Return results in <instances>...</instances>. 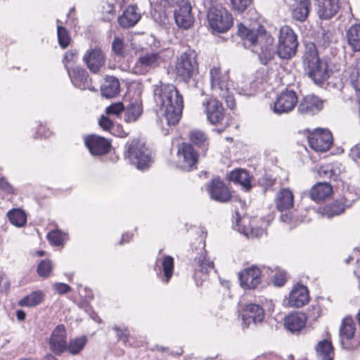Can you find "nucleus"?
<instances>
[{
    "mask_svg": "<svg viewBox=\"0 0 360 360\" xmlns=\"http://www.w3.org/2000/svg\"><path fill=\"white\" fill-rule=\"evenodd\" d=\"M153 91L157 110L165 117L168 125L176 124L184 108L182 95L173 84L162 82L154 85Z\"/></svg>",
    "mask_w": 360,
    "mask_h": 360,
    "instance_id": "1",
    "label": "nucleus"
},
{
    "mask_svg": "<svg viewBox=\"0 0 360 360\" xmlns=\"http://www.w3.org/2000/svg\"><path fill=\"white\" fill-rule=\"evenodd\" d=\"M238 32L240 37L245 39V46L252 48L253 52L258 53L262 63L266 65L274 58V39L265 32L262 27L253 30L240 24Z\"/></svg>",
    "mask_w": 360,
    "mask_h": 360,
    "instance_id": "2",
    "label": "nucleus"
},
{
    "mask_svg": "<svg viewBox=\"0 0 360 360\" xmlns=\"http://www.w3.org/2000/svg\"><path fill=\"white\" fill-rule=\"evenodd\" d=\"M302 63L308 76L316 84H322L330 75L327 61L319 58L316 46L313 43L305 46Z\"/></svg>",
    "mask_w": 360,
    "mask_h": 360,
    "instance_id": "3",
    "label": "nucleus"
},
{
    "mask_svg": "<svg viewBox=\"0 0 360 360\" xmlns=\"http://www.w3.org/2000/svg\"><path fill=\"white\" fill-rule=\"evenodd\" d=\"M211 89L214 94L224 99L227 106L233 109L236 105L233 95L232 84L226 73H221L217 68H212L210 71Z\"/></svg>",
    "mask_w": 360,
    "mask_h": 360,
    "instance_id": "4",
    "label": "nucleus"
},
{
    "mask_svg": "<svg viewBox=\"0 0 360 360\" xmlns=\"http://www.w3.org/2000/svg\"><path fill=\"white\" fill-rule=\"evenodd\" d=\"M174 52L169 49L146 52L141 55L133 67L136 75H144L171 59Z\"/></svg>",
    "mask_w": 360,
    "mask_h": 360,
    "instance_id": "5",
    "label": "nucleus"
},
{
    "mask_svg": "<svg viewBox=\"0 0 360 360\" xmlns=\"http://www.w3.org/2000/svg\"><path fill=\"white\" fill-rule=\"evenodd\" d=\"M125 149V158L138 169L144 170L150 166V153L144 143L134 139L126 143Z\"/></svg>",
    "mask_w": 360,
    "mask_h": 360,
    "instance_id": "6",
    "label": "nucleus"
},
{
    "mask_svg": "<svg viewBox=\"0 0 360 360\" xmlns=\"http://www.w3.org/2000/svg\"><path fill=\"white\" fill-rule=\"evenodd\" d=\"M297 46V35L294 31L289 26L282 27L276 52L278 56L283 59H290L295 55Z\"/></svg>",
    "mask_w": 360,
    "mask_h": 360,
    "instance_id": "7",
    "label": "nucleus"
},
{
    "mask_svg": "<svg viewBox=\"0 0 360 360\" xmlns=\"http://www.w3.org/2000/svg\"><path fill=\"white\" fill-rule=\"evenodd\" d=\"M197 53L188 49L178 58L176 64V74L184 82H188L198 72Z\"/></svg>",
    "mask_w": 360,
    "mask_h": 360,
    "instance_id": "8",
    "label": "nucleus"
},
{
    "mask_svg": "<svg viewBox=\"0 0 360 360\" xmlns=\"http://www.w3.org/2000/svg\"><path fill=\"white\" fill-rule=\"evenodd\" d=\"M207 20L211 28L217 32H225L233 25V18L226 9L222 7H212L207 13Z\"/></svg>",
    "mask_w": 360,
    "mask_h": 360,
    "instance_id": "9",
    "label": "nucleus"
},
{
    "mask_svg": "<svg viewBox=\"0 0 360 360\" xmlns=\"http://www.w3.org/2000/svg\"><path fill=\"white\" fill-rule=\"evenodd\" d=\"M177 167L185 171L196 168L198 153L193 146L188 143H182L178 147Z\"/></svg>",
    "mask_w": 360,
    "mask_h": 360,
    "instance_id": "10",
    "label": "nucleus"
},
{
    "mask_svg": "<svg viewBox=\"0 0 360 360\" xmlns=\"http://www.w3.org/2000/svg\"><path fill=\"white\" fill-rule=\"evenodd\" d=\"M309 146L318 152L328 150L332 143L333 136L330 131L326 129H316L307 136Z\"/></svg>",
    "mask_w": 360,
    "mask_h": 360,
    "instance_id": "11",
    "label": "nucleus"
},
{
    "mask_svg": "<svg viewBox=\"0 0 360 360\" xmlns=\"http://www.w3.org/2000/svg\"><path fill=\"white\" fill-rule=\"evenodd\" d=\"M356 332V324L351 316H347L342 320L339 329L340 342L345 349L352 350L356 348L354 338Z\"/></svg>",
    "mask_w": 360,
    "mask_h": 360,
    "instance_id": "12",
    "label": "nucleus"
},
{
    "mask_svg": "<svg viewBox=\"0 0 360 360\" xmlns=\"http://www.w3.org/2000/svg\"><path fill=\"white\" fill-rule=\"evenodd\" d=\"M297 103V96L292 90L281 93L274 103L273 110L276 114L287 113L293 110Z\"/></svg>",
    "mask_w": 360,
    "mask_h": 360,
    "instance_id": "13",
    "label": "nucleus"
},
{
    "mask_svg": "<svg viewBox=\"0 0 360 360\" xmlns=\"http://www.w3.org/2000/svg\"><path fill=\"white\" fill-rule=\"evenodd\" d=\"M207 121L212 124L221 123L225 115L222 103L216 98H210L202 103Z\"/></svg>",
    "mask_w": 360,
    "mask_h": 360,
    "instance_id": "14",
    "label": "nucleus"
},
{
    "mask_svg": "<svg viewBox=\"0 0 360 360\" xmlns=\"http://www.w3.org/2000/svg\"><path fill=\"white\" fill-rule=\"evenodd\" d=\"M67 344L65 327L62 324L58 325L52 331L49 338V349L53 354L60 355L66 352Z\"/></svg>",
    "mask_w": 360,
    "mask_h": 360,
    "instance_id": "15",
    "label": "nucleus"
},
{
    "mask_svg": "<svg viewBox=\"0 0 360 360\" xmlns=\"http://www.w3.org/2000/svg\"><path fill=\"white\" fill-rule=\"evenodd\" d=\"M174 19L178 27L183 29H188L194 22V18L191 13V6L188 0H181L174 12Z\"/></svg>",
    "mask_w": 360,
    "mask_h": 360,
    "instance_id": "16",
    "label": "nucleus"
},
{
    "mask_svg": "<svg viewBox=\"0 0 360 360\" xmlns=\"http://www.w3.org/2000/svg\"><path fill=\"white\" fill-rule=\"evenodd\" d=\"M193 278L197 281L205 280L207 274L214 269V263L207 258L206 251L202 248L198 256L195 258Z\"/></svg>",
    "mask_w": 360,
    "mask_h": 360,
    "instance_id": "17",
    "label": "nucleus"
},
{
    "mask_svg": "<svg viewBox=\"0 0 360 360\" xmlns=\"http://www.w3.org/2000/svg\"><path fill=\"white\" fill-rule=\"evenodd\" d=\"M83 61L93 73H98L105 63V56L99 48L90 49L83 56Z\"/></svg>",
    "mask_w": 360,
    "mask_h": 360,
    "instance_id": "18",
    "label": "nucleus"
},
{
    "mask_svg": "<svg viewBox=\"0 0 360 360\" xmlns=\"http://www.w3.org/2000/svg\"><path fill=\"white\" fill-rule=\"evenodd\" d=\"M325 102V100L315 95H308L301 100L297 107V112L302 115H314L323 109Z\"/></svg>",
    "mask_w": 360,
    "mask_h": 360,
    "instance_id": "19",
    "label": "nucleus"
},
{
    "mask_svg": "<svg viewBox=\"0 0 360 360\" xmlns=\"http://www.w3.org/2000/svg\"><path fill=\"white\" fill-rule=\"evenodd\" d=\"M85 145L93 155H104L110 148V143L108 139L94 134L86 137Z\"/></svg>",
    "mask_w": 360,
    "mask_h": 360,
    "instance_id": "20",
    "label": "nucleus"
},
{
    "mask_svg": "<svg viewBox=\"0 0 360 360\" xmlns=\"http://www.w3.org/2000/svg\"><path fill=\"white\" fill-rule=\"evenodd\" d=\"M240 285L247 289L255 288L261 281V271L256 266L244 269L239 274Z\"/></svg>",
    "mask_w": 360,
    "mask_h": 360,
    "instance_id": "21",
    "label": "nucleus"
},
{
    "mask_svg": "<svg viewBox=\"0 0 360 360\" xmlns=\"http://www.w3.org/2000/svg\"><path fill=\"white\" fill-rule=\"evenodd\" d=\"M309 299V296L307 287L297 284L289 293L288 305L291 307H302L308 302Z\"/></svg>",
    "mask_w": 360,
    "mask_h": 360,
    "instance_id": "22",
    "label": "nucleus"
},
{
    "mask_svg": "<svg viewBox=\"0 0 360 360\" xmlns=\"http://www.w3.org/2000/svg\"><path fill=\"white\" fill-rule=\"evenodd\" d=\"M73 85L80 89H89L92 91L94 88L91 86V80L89 78L88 72L80 66H76L68 72Z\"/></svg>",
    "mask_w": 360,
    "mask_h": 360,
    "instance_id": "23",
    "label": "nucleus"
},
{
    "mask_svg": "<svg viewBox=\"0 0 360 360\" xmlns=\"http://www.w3.org/2000/svg\"><path fill=\"white\" fill-rule=\"evenodd\" d=\"M211 198L224 202L231 198V193L227 186L219 179H213L207 188Z\"/></svg>",
    "mask_w": 360,
    "mask_h": 360,
    "instance_id": "24",
    "label": "nucleus"
},
{
    "mask_svg": "<svg viewBox=\"0 0 360 360\" xmlns=\"http://www.w3.org/2000/svg\"><path fill=\"white\" fill-rule=\"evenodd\" d=\"M157 271L162 272V281L167 283L172 278L174 273V259L169 255H164L157 258L155 266Z\"/></svg>",
    "mask_w": 360,
    "mask_h": 360,
    "instance_id": "25",
    "label": "nucleus"
},
{
    "mask_svg": "<svg viewBox=\"0 0 360 360\" xmlns=\"http://www.w3.org/2000/svg\"><path fill=\"white\" fill-rule=\"evenodd\" d=\"M274 202L278 211L289 210L294 205L293 193L289 188H282L277 192Z\"/></svg>",
    "mask_w": 360,
    "mask_h": 360,
    "instance_id": "26",
    "label": "nucleus"
},
{
    "mask_svg": "<svg viewBox=\"0 0 360 360\" xmlns=\"http://www.w3.org/2000/svg\"><path fill=\"white\" fill-rule=\"evenodd\" d=\"M317 13L321 19H330L339 8V0H317Z\"/></svg>",
    "mask_w": 360,
    "mask_h": 360,
    "instance_id": "27",
    "label": "nucleus"
},
{
    "mask_svg": "<svg viewBox=\"0 0 360 360\" xmlns=\"http://www.w3.org/2000/svg\"><path fill=\"white\" fill-rule=\"evenodd\" d=\"M307 316L303 313H291L285 316L284 326L285 328L292 332L300 331L306 325Z\"/></svg>",
    "mask_w": 360,
    "mask_h": 360,
    "instance_id": "28",
    "label": "nucleus"
},
{
    "mask_svg": "<svg viewBox=\"0 0 360 360\" xmlns=\"http://www.w3.org/2000/svg\"><path fill=\"white\" fill-rule=\"evenodd\" d=\"M136 6L131 5L118 18L119 25L123 28L134 26L141 19V14L137 11Z\"/></svg>",
    "mask_w": 360,
    "mask_h": 360,
    "instance_id": "29",
    "label": "nucleus"
},
{
    "mask_svg": "<svg viewBox=\"0 0 360 360\" xmlns=\"http://www.w3.org/2000/svg\"><path fill=\"white\" fill-rule=\"evenodd\" d=\"M120 86V82L116 77L108 76L101 86V94L108 98H112L119 94Z\"/></svg>",
    "mask_w": 360,
    "mask_h": 360,
    "instance_id": "30",
    "label": "nucleus"
},
{
    "mask_svg": "<svg viewBox=\"0 0 360 360\" xmlns=\"http://www.w3.org/2000/svg\"><path fill=\"white\" fill-rule=\"evenodd\" d=\"M142 112L143 110L141 103L136 101L124 107L123 119L127 123L134 122L139 120Z\"/></svg>",
    "mask_w": 360,
    "mask_h": 360,
    "instance_id": "31",
    "label": "nucleus"
},
{
    "mask_svg": "<svg viewBox=\"0 0 360 360\" xmlns=\"http://www.w3.org/2000/svg\"><path fill=\"white\" fill-rule=\"evenodd\" d=\"M332 186L326 183H318L310 191V198L314 201L325 200L332 193Z\"/></svg>",
    "mask_w": 360,
    "mask_h": 360,
    "instance_id": "32",
    "label": "nucleus"
},
{
    "mask_svg": "<svg viewBox=\"0 0 360 360\" xmlns=\"http://www.w3.org/2000/svg\"><path fill=\"white\" fill-rule=\"evenodd\" d=\"M295 5L292 9V18L298 21H304L309 13V0H295Z\"/></svg>",
    "mask_w": 360,
    "mask_h": 360,
    "instance_id": "33",
    "label": "nucleus"
},
{
    "mask_svg": "<svg viewBox=\"0 0 360 360\" xmlns=\"http://www.w3.org/2000/svg\"><path fill=\"white\" fill-rule=\"evenodd\" d=\"M245 314L243 315V319H251L255 323H261L264 319V310L259 304H249L245 307Z\"/></svg>",
    "mask_w": 360,
    "mask_h": 360,
    "instance_id": "34",
    "label": "nucleus"
},
{
    "mask_svg": "<svg viewBox=\"0 0 360 360\" xmlns=\"http://www.w3.org/2000/svg\"><path fill=\"white\" fill-rule=\"evenodd\" d=\"M346 37L348 45L354 51H360V25L355 24L347 30Z\"/></svg>",
    "mask_w": 360,
    "mask_h": 360,
    "instance_id": "35",
    "label": "nucleus"
},
{
    "mask_svg": "<svg viewBox=\"0 0 360 360\" xmlns=\"http://www.w3.org/2000/svg\"><path fill=\"white\" fill-rule=\"evenodd\" d=\"M229 180L241 185L246 191L252 187L249 174L244 169L232 171L229 174Z\"/></svg>",
    "mask_w": 360,
    "mask_h": 360,
    "instance_id": "36",
    "label": "nucleus"
},
{
    "mask_svg": "<svg viewBox=\"0 0 360 360\" xmlns=\"http://www.w3.org/2000/svg\"><path fill=\"white\" fill-rule=\"evenodd\" d=\"M317 355L321 360H333L334 352L330 340L326 339L320 341L316 345Z\"/></svg>",
    "mask_w": 360,
    "mask_h": 360,
    "instance_id": "37",
    "label": "nucleus"
},
{
    "mask_svg": "<svg viewBox=\"0 0 360 360\" xmlns=\"http://www.w3.org/2000/svg\"><path fill=\"white\" fill-rule=\"evenodd\" d=\"M10 222L17 226L23 227L27 222L26 213L20 208H14L7 213Z\"/></svg>",
    "mask_w": 360,
    "mask_h": 360,
    "instance_id": "38",
    "label": "nucleus"
},
{
    "mask_svg": "<svg viewBox=\"0 0 360 360\" xmlns=\"http://www.w3.org/2000/svg\"><path fill=\"white\" fill-rule=\"evenodd\" d=\"M86 343L87 338L85 335L72 338L67 344L66 351L72 355H77L84 348Z\"/></svg>",
    "mask_w": 360,
    "mask_h": 360,
    "instance_id": "39",
    "label": "nucleus"
},
{
    "mask_svg": "<svg viewBox=\"0 0 360 360\" xmlns=\"http://www.w3.org/2000/svg\"><path fill=\"white\" fill-rule=\"evenodd\" d=\"M44 300V294L41 291H34L19 301V305L22 307H33L39 304Z\"/></svg>",
    "mask_w": 360,
    "mask_h": 360,
    "instance_id": "40",
    "label": "nucleus"
},
{
    "mask_svg": "<svg viewBox=\"0 0 360 360\" xmlns=\"http://www.w3.org/2000/svg\"><path fill=\"white\" fill-rule=\"evenodd\" d=\"M189 137L192 143L201 148L202 151H207L209 143L207 137L203 131L197 129L193 130L190 133Z\"/></svg>",
    "mask_w": 360,
    "mask_h": 360,
    "instance_id": "41",
    "label": "nucleus"
},
{
    "mask_svg": "<svg viewBox=\"0 0 360 360\" xmlns=\"http://www.w3.org/2000/svg\"><path fill=\"white\" fill-rule=\"evenodd\" d=\"M56 22L58 44L61 48L65 49L70 44V37L68 30L60 25L61 23L60 20H57Z\"/></svg>",
    "mask_w": 360,
    "mask_h": 360,
    "instance_id": "42",
    "label": "nucleus"
},
{
    "mask_svg": "<svg viewBox=\"0 0 360 360\" xmlns=\"http://www.w3.org/2000/svg\"><path fill=\"white\" fill-rule=\"evenodd\" d=\"M66 237L67 234L58 229L49 232L47 234V238L49 243L55 246L63 244Z\"/></svg>",
    "mask_w": 360,
    "mask_h": 360,
    "instance_id": "43",
    "label": "nucleus"
},
{
    "mask_svg": "<svg viewBox=\"0 0 360 360\" xmlns=\"http://www.w3.org/2000/svg\"><path fill=\"white\" fill-rule=\"evenodd\" d=\"M350 82L358 96L360 94V60L356 62L350 74Z\"/></svg>",
    "mask_w": 360,
    "mask_h": 360,
    "instance_id": "44",
    "label": "nucleus"
},
{
    "mask_svg": "<svg viewBox=\"0 0 360 360\" xmlns=\"http://www.w3.org/2000/svg\"><path fill=\"white\" fill-rule=\"evenodd\" d=\"M78 60V53L76 50H71L67 51L63 59V63L67 70V72L71 70L72 68H75L76 62Z\"/></svg>",
    "mask_w": 360,
    "mask_h": 360,
    "instance_id": "45",
    "label": "nucleus"
},
{
    "mask_svg": "<svg viewBox=\"0 0 360 360\" xmlns=\"http://www.w3.org/2000/svg\"><path fill=\"white\" fill-rule=\"evenodd\" d=\"M349 205L347 201L344 203L342 202H335L326 208V214L328 217L339 215L344 212L345 207Z\"/></svg>",
    "mask_w": 360,
    "mask_h": 360,
    "instance_id": "46",
    "label": "nucleus"
},
{
    "mask_svg": "<svg viewBox=\"0 0 360 360\" xmlns=\"http://www.w3.org/2000/svg\"><path fill=\"white\" fill-rule=\"evenodd\" d=\"M52 270V264L50 260L41 261L37 267V271L40 276L47 277Z\"/></svg>",
    "mask_w": 360,
    "mask_h": 360,
    "instance_id": "47",
    "label": "nucleus"
},
{
    "mask_svg": "<svg viewBox=\"0 0 360 360\" xmlns=\"http://www.w3.org/2000/svg\"><path fill=\"white\" fill-rule=\"evenodd\" d=\"M112 330H114L117 333V338L123 342V343L127 345L129 342V332L127 328H120L117 326H114L112 327Z\"/></svg>",
    "mask_w": 360,
    "mask_h": 360,
    "instance_id": "48",
    "label": "nucleus"
},
{
    "mask_svg": "<svg viewBox=\"0 0 360 360\" xmlns=\"http://www.w3.org/2000/svg\"><path fill=\"white\" fill-rule=\"evenodd\" d=\"M231 2L234 10L242 13L250 5L252 0H231Z\"/></svg>",
    "mask_w": 360,
    "mask_h": 360,
    "instance_id": "49",
    "label": "nucleus"
},
{
    "mask_svg": "<svg viewBox=\"0 0 360 360\" xmlns=\"http://www.w3.org/2000/svg\"><path fill=\"white\" fill-rule=\"evenodd\" d=\"M99 125L100 127L105 131H108L111 134H113V130L115 128V125L113 124L112 120L105 116H101L99 120Z\"/></svg>",
    "mask_w": 360,
    "mask_h": 360,
    "instance_id": "50",
    "label": "nucleus"
},
{
    "mask_svg": "<svg viewBox=\"0 0 360 360\" xmlns=\"http://www.w3.org/2000/svg\"><path fill=\"white\" fill-rule=\"evenodd\" d=\"M124 107L122 103H113L108 106L105 112L108 115H118L120 112L124 111Z\"/></svg>",
    "mask_w": 360,
    "mask_h": 360,
    "instance_id": "51",
    "label": "nucleus"
},
{
    "mask_svg": "<svg viewBox=\"0 0 360 360\" xmlns=\"http://www.w3.org/2000/svg\"><path fill=\"white\" fill-rule=\"evenodd\" d=\"M0 190L7 194H14L15 188L5 177H0Z\"/></svg>",
    "mask_w": 360,
    "mask_h": 360,
    "instance_id": "52",
    "label": "nucleus"
},
{
    "mask_svg": "<svg viewBox=\"0 0 360 360\" xmlns=\"http://www.w3.org/2000/svg\"><path fill=\"white\" fill-rule=\"evenodd\" d=\"M286 281V273L284 271H278L273 279L274 285L282 286Z\"/></svg>",
    "mask_w": 360,
    "mask_h": 360,
    "instance_id": "53",
    "label": "nucleus"
},
{
    "mask_svg": "<svg viewBox=\"0 0 360 360\" xmlns=\"http://www.w3.org/2000/svg\"><path fill=\"white\" fill-rule=\"evenodd\" d=\"M319 174L321 176L331 178L335 172L330 165H325L320 167Z\"/></svg>",
    "mask_w": 360,
    "mask_h": 360,
    "instance_id": "54",
    "label": "nucleus"
},
{
    "mask_svg": "<svg viewBox=\"0 0 360 360\" xmlns=\"http://www.w3.org/2000/svg\"><path fill=\"white\" fill-rule=\"evenodd\" d=\"M123 41L120 38H115L112 41V51L117 54H122L123 49Z\"/></svg>",
    "mask_w": 360,
    "mask_h": 360,
    "instance_id": "55",
    "label": "nucleus"
},
{
    "mask_svg": "<svg viewBox=\"0 0 360 360\" xmlns=\"http://www.w3.org/2000/svg\"><path fill=\"white\" fill-rule=\"evenodd\" d=\"M53 288L59 294L67 293L70 292L71 290L70 287L68 285L63 283L54 284Z\"/></svg>",
    "mask_w": 360,
    "mask_h": 360,
    "instance_id": "56",
    "label": "nucleus"
},
{
    "mask_svg": "<svg viewBox=\"0 0 360 360\" xmlns=\"http://www.w3.org/2000/svg\"><path fill=\"white\" fill-rule=\"evenodd\" d=\"M264 233V229H261V228H252L251 230H250V236L251 237H255V238H259L261 237L263 234ZM244 234L248 236L249 233L244 231Z\"/></svg>",
    "mask_w": 360,
    "mask_h": 360,
    "instance_id": "57",
    "label": "nucleus"
},
{
    "mask_svg": "<svg viewBox=\"0 0 360 360\" xmlns=\"http://www.w3.org/2000/svg\"><path fill=\"white\" fill-rule=\"evenodd\" d=\"M350 156L354 161L360 160V145H356L352 148Z\"/></svg>",
    "mask_w": 360,
    "mask_h": 360,
    "instance_id": "58",
    "label": "nucleus"
},
{
    "mask_svg": "<svg viewBox=\"0 0 360 360\" xmlns=\"http://www.w3.org/2000/svg\"><path fill=\"white\" fill-rule=\"evenodd\" d=\"M251 85H254L253 87H251V89H243L242 88L241 91L239 92V94H243L245 96H252L255 94V91H256V89L257 88L256 86V85L255 84V82H253V84H252Z\"/></svg>",
    "mask_w": 360,
    "mask_h": 360,
    "instance_id": "59",
    "label": "nucleus"
},
{
    "mask_svg": "<svg viewBox=\"0 0 360 360\" xmlns=\"http://www.w3.org/2000/svg\"><path fill=\"white\" fill-rule=\"evenodd\" d=\"M181 0H161V4L164 5V6H173L174 4H181Z\"/></svg>",
    "mask_w": 360,
    "mask_h": 360,
    "instance_id": "60",
    "label": "nucleus"
},
{
    "mask_svg": "<svg viewBox=\"0 0 360 360\" xmlns=\"http://www.w3.org/2000/svg\"><path fill=\"white\" fill-rule=\"evenodd\" d=\"M132 238V234L129 233H126L122 235L121 240L120 241V244H124L130 241Z\"/></svg>",
    "mask_w": 360,
    "mask_h": 360,
    "instance_id": "61",
    "label": "nucleus"
},
{
    "mask_svg": "<svg viewBox=\"0 0 360 360\" xmlns=\"http://www.w3.org/2000/svg\"><path fill=\"white\" fill-rule=\"evenodd\" d=\"M16 316L18 321H22L25 319L26 314L24 311L18 309L16 311Z\"/></svg>",
    "mask_w": 360,
    "mask_h": 360,
    "instance_id": "62",
    "label": "nucleus"
},
{
    "mask_svg": "<svg viewBox=\"0 0 360 360\" xmlns=\"http://www.w3.org/2000/svg\"><path fill=\"white\" fill-rule=\"evenodd\" d=\"M37 134L39 136H41V137H42V136L47 137L49 136L48 134L45 131L42 125L39 126V128L38 131H37Z\"/></svg>",
    "mask_w": 360,
    "mask_h": 360,
    "instance_id": "63",
    "label": "nucleus"
},
{
    "mask_svg": "<svg viewBox=\"0 0 360 360\" xmlns=\"http://www.w3.org/2000/svg\"><path fill=\"white\" fill-rule=\"evenodd\" d=\"M105 11L109 13V14H114L115 13V8H114V6L112 4H107V8L105 9Z\"/></svg>",
    "mask_w": 360,
    "mask_h": 360,
    "instance_id": "64",
    "label": "nucleus"
}]
</instances>
